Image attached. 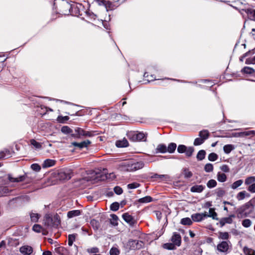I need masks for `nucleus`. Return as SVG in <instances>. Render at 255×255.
<instances>
[{"instance_id": "nucleus-1", "label": "nucleus", "mask_w": 255, "mask_h": 255, "mask_svg": "<svg viewBox=\"0 0 255 255\" xmlns=\"http://www.w3.org/2000/svg\"><path fill=\"white\" fill-rule=\"evenodd\" d=\"M107 170L103 169V170L99 169L96 170H90L87 173V176L80 179L76 182V185L85 184H87L89 183L91 184H95L99 181H104L108 178V174L107 173Z\"/></svg>"}, {"instance_id": "nucleus-2", "label": "nucleus", "mask_w": 255, "mask_h": 255, "mask_svg": "<svg viewBox=\"0 0 255 255\" xmlns=\"http://www.w3.org/2000/svg\"><path fill=\"white\" fill-rule=\"evenodd\" d=\"M144 166V163L142 161H127L121 163L119 168L120 170L124 172H133L142 168Z\"/></svg>"}, {"instance_id": "nucleus-3", "label": "nucleus", "mask_w": 255, "mask_h": 255, "mask_svg": "<svg viewBox=\"0 0 255 255\" xmlns=\"http://www.w3.org/2000/svg\"><path fill=\"white\" fill-rule=\"evenodd\" d=\"M44 224L48 228H57L60 224V219L56 214L53 217L50 214H46L44 219Z\"/></svg>"}, {"instance_id": "nucleus-4", "label": "nucleus", "mask_w": 255, "mask_h": 255, "mask_svg": "<svg viewBox=\"0 0 255 255\" xmlns=\"http://www.w3.org/2000/svg\"><path fill=\"white\" fill-rule=\"evenodd\" d=\"M7 178L8 180L11 182H24L28 184L32 182L34 177L29 172L25 173L24 175H20L17 177H13L11 174H8Z\"/></svg>"}, {"instance_id": "nucleus-5", "label": "nucleus", "mask_w": 255, "mask_h": 255, "mask_svg": "<svg viewBox=\"0 0 255 255\" xmlns=\"http://www.w3.org/2000/svg\"><path fill=\"white\" fill-rule=\"evenodd\" d=\"M147 133L143 132L131 131L127 133V136L129 140L132 141H146Z\"/></svg>"}, {"instance_id": "nucleus-6", "label": "nucleus", "mask_w": 255, "mask_h": 255, "mask_svg": "<svg viewBox=\"0 0 255 255\" xmlns=\"http://www.w3.org/2000/svg\"><path fill=\"white\" fill-rule=\"evenodd\" d=\"M71 5L68 2L62 0L56 6V8L59 13L62 15H69L71 13Z\"/></svg>"}, {"instance_id": "nucleus-7", "label": "nucleus", "mask_w": 255, "mask_h": 255, "mask_svg": "<svg viewBox=\"0 0 255 255\" xmlns=\"http://www.w3.org/2000/svg\"><path fill=\"white\" fill-rule=\"evenodd\" d=\"M75 133L72 134V137L78 138H80L81 136H88L92 137L94 135V131H86L82 128L77 127L74 129Z\"/></svg>"}, {"instance_id": "nucleus-8", "label": "nucleus", "mask_w": 255, "mask_h": 255, "mask_svg": "<svg viewBox=\"0 0 255 255\" xmlns=\"http://www.w3.org/2000/svg\"><path fill=\"white\" fill-rule=\"evenodd\" d=\"M127 245L130 250H139L143 247L144 243L141 241L130 239L128 241Z\"/></svg>"}, {"instance_id": "nucleus-9", "label": "nucleus", "mask_w": 255, "mask_h": 255, "mask_svg": "<svg viewBox=\"0 0 255 255\" xmlns=\"http://www.w3.org/2000/svg\"><path fill=\"white\" fill-rule=\"evenodd\" d=\"M98 5L100 6H104L107 10H112L115 9V7H113V3L112 0H94Z\"/></svg>"}, {"instance_id": "nucleus-10", "label": "nucleus", "mask_w": 255, "mask_h": 255, "mask_svg": "<svg viewBox=\"0 0 255 255\" xmlns=\"http://www.w3.org/2000/svg\"><path fill=\"white\" fill-rule=\"evenodd\" d=\"M73 173L71 170L61 171L58 173V177L60 180H68L72 177Z\"/></svg>"}, {"instance_id": "nucleus-11", "label": "nucleus", "mask_w": 255, "mask_h": 255, "mask_svg": "<svg viewBox=\"0 0 255 255\" xmlns=\"http://www.w3.org/2000/svg\"><path fill=\"white\" fill-rule=\"evenodd\" d=\"M122 217L124 220L131 227H133L137 223L136 220L128 213H124L122 215Z\"/></svg>"}, {"instance_id": "nucleus-12", "label": "nucleus", "mask_w": 255, "mask_h": 255, "mask_svg": "<svg viewBox=\"0 0 255 255\" xmlns=\"http://www.w3.org/2000/svg\"><path fill=\"white\" fill-rule=\"evenodd\" d=\"M241 11L245 12L250 19L255 20V9L247 7L241 8Z\"/></svg>"}, {"instance_id": "nucleus-13", "label": "nucleus", "mask_w": 255, "mask_h": 255, "mask_svg": "<svg viewBox=\"0 0 255 255\" xmlns=\"http://www.w3.org/2000/svg\"><path fill=\"white\" fill-rule=\"evenodd\" d=\"M90 193V192H87ZM90 194L86 196L88 201L93 202L98 200L102 196L101 192H90Z\"/></svg>"}, {"instance_id": "nucleus-14", "label": "nucleus", "mask_w": 255, "mask_h": 255, "mask_svg": "<svg viewBox=\"0 0 255 255\" xmlns=\"http://www.w3.org/2000/svg\"><path fill=\"white\" fill-rule=\"evenodd\" d=\"M217 248L219 252L227 254L229 250V245L227 242L222 241L217 245Z\"/></svg>"}, {"instance_id": "nucleus-15", "label": "nucleus", "mask_w": 255, "mask_h": 255, "mask_svg": "<svg viewBox=\"0 0 255 255\" xmlns=\"http://www.w3.org/2000/svg\"><path fill=\"white\" fill-rule=\"evenodd\" d=\"M91 143V141L87 139L81 142H73L72 144L79 149H82L87 147Z\"/></svg>"}, {"instance_id": "nucleus-16", "label": "nucleus", "mask_w": 255, "mask_h": 255, "mask_svg": "<svg viewBox=\"0 0 255 255\" xmlns=\"http://www.w3.org/2000/svg\"><path fill=\"white\" fill-rule=\"evenodd\" d=\"M206 216L205 213H195L191 215V218L194 222H199L206 218Z\"/></svg>"}, {"instance_id": "nucleus-17", "label": "nucleus", "mask_w": 255, "mask_h": 255, "mask_svg": "<svg viewBox=\"0 0 255 255\" xmlns=\"http://www.w3.org/2000/svg\"><path fill=\"white\" fill-rule=\"evenodd\" d=\"M234 214L230 215L228 217L222 218L220 221V224L221 227H223L226 224H231L233 222V218H235Z\"/></svg>"}, {"instance_id": "nucleus-18", "label": "nucleus", "mask_w": 255, "mask_h": 255, "mask_svg": "<svg viewBox=\"0 0 255 255\" xmlns=\"http://www.w3.org/2000/svg\"><path fill=\"white\" fill-rule=\"evenodd\" d=\"M171 241L175 245L180 246L181 243V236L179 234L174 233L171 238Z\"/></svg>"}, {"instance_id": "nucleus-19", "label": "nucleus", "mask_w": 255, "mask_h": 255, "mask_svg": "<svg viewBox=\"0 0 255 255\" xmlns=\"http://www.w3.org/2000/svg\"><path fill=\"white\" fill-rule=\"evenodd\" d=\"M19 251L23 255H30L32 254L33 249L30 246H25L21 247Z\"/></svg>"}, {"instance_id": "nucleus-20", "label": "nucleus", "mask_w": 255, "mask_h": 255, "mask_svg": "<svg viewBox=\"0 0 255 255\" xmlns=\"http://www.w3.org/2000/svg\"><path fill=\"white\" fill-rule=\"evenodd\" d=\"M166 152H167V146L163 143L159 144L155 150V153H164Z\"/></svg>"}, {"instance_id": "nucleus-21", "label": "nucleus", "mask_w": 255, "mask_h": 255, "mask_svg": "<svg viewBox=\"0 0 255 255\" xmlns=\"http://www.w3.org/2000/svg\"><path fill=\"white\" fill-rule=\"evenodd\" d=\"M205 214L206 215V218L212 217V219L214 220H219L218 218H217V214L215 211V209H214V208H210L209 214H208V213L206 212H205Z\"/></svg>"}, {"instance_id": "nucleus-22", "label": "nucleus", "mask_w": 255, "mask_h": 255, "mask_svg": "<svg viewBox=\"0 0 255 255\" xmlns=\"http://www.w3.org/2000/svg\"><path fill=\"white\" fill-rule=\"evenodd\" d=\"M71 13L70 15L78 16L80 14V9L76 5H71V9H70Z\"/></svg>"}, {"instance_id": "nucleus-23", "label": "nucleus", "mask_w": 255, "mask_h": 255, "mask_svg": "<svg viewBox=\"0 0 255 255\" xmlns=\"http://www.w3.org/2000/svg\"><path fill=\"white\" fill-rule=\"evenodd\" d=\"M55 161L53 159H46L43 163L42 164L43 168H47L51 167L55 165Z\"/></svg>"}, {"instance_id": "nucleus-24", "label": "nucleus", "mask_w": 255, "mask_h": 255, "mask_svg": "<svg viewBox=\"0 0 255 255\" xmlns=\"http://www.w3.org/2000/svg\"><path fill=\"white\" fill-rule=\"evenodd\" d=\"M116 145L118 147H126L128 146V142L127 139L124 138L123 140L117 141Z\"/></svg>"}, {"instance_id": "nucleus-25", "label": "nucleus", "mask_w": 255, "mask_h": 255, "mask_svg": "<svg viewBox=\"0 0 255 255\" xmlns=\"http://www.w3.org/2000/svg\"><path fill=\"white\" fill-rule=\"evenodd\" d=\"M81 214V211L79 210H75L69 211L67 213V217L69 218H72L74 217L79 216Z\"/></svg>"}, {"instance_id": "nucleus-26", "label": "nucleus", "mask_w": 255, "mask_h": 255, "mask_svg": "<svg viewBox=\"0 0 255 255\" xmlns=\"http://www.w3.org/2000/svg\"><path fill=\"white\" fill-rule=\"evenodd\" d=\"M199 136L205 140L208 138L209 136V132L208 130L203 129L199 132Z\"/></svg>"}, {"instance_id": "nucleus-27", "label": "nucleus", "mask_w": 255, "mask_h": 255, "mask_svg": "<svg viewBox=\"0 0 255 255\" xmlns=\"http://www.w3.org/2000/svg\"><path fill=\"white\" fill-rule=\"evenodd\" d=\"M90 224L93 227V229L97 231L100 227V224L99 222L95 219H92L90 221Z\"/></svg>"}, {"instance_id": "nucleus-28", "label": "nucleus", "mask_w": 255, "mask_h": 255, "mask_svg": "<svg viewBox=\"0 0 255 255\" xmlns=\"http://www.w3.org/2000/svg\"><path fill=\"white\" fill-rule=\"evenodd\" d=\"M177 145L174 142H171L170 143L168 146H167V152L172 153L174 152L176 148Z\"/></svg>"}, {"instance_id": "nucleus-29", "label": "nucleus", "mask_w": 255, "mask_h": 255, "mask_svg": "<svg viewBox=\"0 0 255 255\" xmlns=\"http://www.w3.org/2000/svg\"><path fill=\"white\" fill-rule=\"evenodd\" d=\"M61 131L64 133V134H70L71 136H72V134H74L73 133V130L70 128L68 126H65L61 128Z\"/></svg>"}, {"instance_id": "nucleus-30", "label": "nucleus", "mask_w": 255, "mask_h": 255, "mask_svg": "<svg viewBox=\"0 0 255 255\" xmlns=\"http://www.w3.org/2000/svg\"><path fill=\"white\" fill-rule=\"evenodd\" d=\"M206 154L205 150L203 149L199 150L196 156L197 160L199 161L203 160L205 157Z\"/></svg>"}, {"instance_id": "nucleus-31", "label": "nucleus", "mask_w": 255, "mask_h": 255, "mask_svg": "<svg viewBox=\"0 0 255 255\" xmlns=\"http://www.w3.org/2000/svg\"><path fill=\"white\" fill-rule=\"evenodd\" d=\"M152 201V198L149 196H146L143 198H139L138 202L140 203H146L150 202Z\"/></svg>"}, {"instance_id": "nucleus-32", "label": "nucleus", "mask_w": 255, "mask_h": 255, "mask_svg": "<svg viewBox=\"0 0 255 255\" xmlns=\"http://www.w3.org/2000/svg\"><path fill=\"white\" fill-rule=\"evenodd\" d=\"M77 236V234H70L68 235V245L69 246H72L73 242L75 241L76 237Z\"/></svg>"}, {"instance_id": "nucleus-33", "label": "nucleus", "mask_w": 255, "mask_h": 255, "mask_svg": "<svg viewBox=\"0 0 255 255\" xmlns=\"http://www.w3.org/2000/svg\"><path fill=\"white\" fill-rule=\"evenodd\" d=\"M182 174L184 177L187 179L191 178L193 175L192 173L187 168L183 169Z\"/></svg>"}, {"instance_id": "nucleus-34", "label": "nucleus", "mask_w": 255, "mask_h": 255, "mask_svg": "<svg viewBox=\"0 0 255 255\" xmlns=\"http://www.w3.org/2000/svg\"><path fill=\"white\" fill-rule=\"evenodd\" d=\"M234 149V146L232 144H227L223 147V150L226 154L230 153Z\"/></svg>"}, {"instance_id": "nucleus-35", "label": "nucleus", "mask_w": 255, "mask_h": 255, "mask_svg": "<svg viewBox=\"0 0 255 255\" xmlns=\"http://www.w3.org/2000/svg\"><path fill=\"white\" fill-rule=\"evenodd\" d=\"M205 188V186H203L202 185H196L191 187L190 191H203Z\"/></svg>"}, {"instance_id": "nucleus-36", "label": "nucleus", "mask_w": 255, "mask_h": 255, "mask_svg": "<svg viewBox=\"0 0 255 255\" xmlns=\"http://www.w3.org/2000/svg\"><path fill=\"white\" fill-rule=\"evenodd\" d=\"M239 136L241 137H245V136H251L253 134H255V131L254 130H250V131H246L241 132L239 133Z\"/></svg>"}, {"instance_id": "nucleus-37", "label": "nucleus", "mask_w": 255, "mask_h": 255, "mask_svg": "<svg viewBox=\"0 0 255 255\" xmlns=\"http://www.w3.org/2000/svg\"><path fill=\"white\" fill-rule=\"evenodd\" d=\"M111 217L112 218V219L110 220L111 224L115 226H117L118 225V216L115 214H112L111 215Z\"/></svg>"}, {"instance_id": "nucleus-38", "label": "nucleus", "mask_w": 255, "mask_h": 255, "mask_svg": "<svg viewBox=\"0 0 255 255\" xmlns=\"http://www.w3.org/2000/svg\"><path fill=\"white\" fill-rule=\"evenodd\" d=\"M180 223L183 225H191L192 221L190 218L187 217L182 219Z\"/></svg>"}, {"instance_id": "nucleus-39", "label": "nucleus", "mask_w": 255, "mask_h": 255, "mask_svg": "<svg viewBox=\"0 0 255 255\" xmlns=\"http://www.w3.org/2000/svg\"><path fill=\"white\" fill-rule=\"evenodd\" d=\"M31 145H33L36 149H40L42 147L41 143L37 142L34 139L30 140Z\"/></svg>"}, {"instance_id": "nucleus-40", "label": "nucleus", "mask_w": 255, "mask_h": 255, "mask_svg": "<svg viewBox=\"0 0 255 255\" xmlns=\"http://www.w3.org/2000/svg\"><path fill=\"white\" fill-rule=\"evenodd\" d=\"M241 71L245 74H252L254 73L255 70L249 67H245Z\"/></svg>"}, {"instance_id": "nucleus-41", "label": "nucleus", "mask_w": 255, "mask_h": 255, "mask_svg": "<svg viewBox=\"0 0 255 255\" xmlns=\"http://www.w3.org/2000/svg\"><path fill=\"white\" fill-rule=\"evenodd\" d=\"M194 151V147L192 146H189L188 147H187V149H186V151L184 153H185V154L187 157H190L192 155Z\"/></svg>"}, {"instance_id": "nucleus-42", "label": "nucleus", "mask_w": 255, "mask_h": 255, "mask_svg": "<svg viewBox=\"0 0 255 255\" xmlns=\"http://www.w3.org/2000/svg\"><path fill=\"white\" fill-rule=\"evenodd\" d=\"M30 219L32 222H38L40 215L37 213H31L30 214Z\"/></svg>"}, {"instance_id": "nucleus-43", "label": "nucleus", "mask_w": 255, "mask_h": 255, "mask_svg": "<svg viewBox=\"0 0 255 255\" xmlns=\"http://www.w3.org/2000/svg\"><path fill=\"white\" fill-rule=\"evenodd\" d=\"M255 176H250L247 177L245 181V184L248 185H252L253 183H255Z\"/></svg>"}, {"instance_id": "nucleus-44", "label": "nucleus", "mask_w": 255, "mask_h": 255, "mask_svg": "<svg viewBox=\"0 0 255 255\" xmlns=\"http://www.w3.org/2000/svg\"><path fill=\"white\" fill-rule=\"evenodd\" d=\"M218 180L221 182H225L227 179V176L225 173L219 172L217 175Z\"/></svg>"}, {"instance_id": "nucleus-45", "label": "nucleus", "mask_w": 255, "mask_h": 255, "mask_svg": "<svg viewBox=\"0 0 255 255\" xmlns=\"http://www.w3.org/2000/svg\"><path fill=\"white\" fill-rule=\"evenodd\" d=\"M163 248L167 250H173L175 249V246L173 243H165L163 245Z\"/></svg>"}, {"instance_id": "nucleus-46", "label": "nucleus", "mask_w": 255, "mask_h": 255, "mask_svg": "<svg viewBox=\"0 0 255 255\" xmlns=\"http://www.w3.org/2000/svg\"><path fill=\"white\" fill-rule=\"evenodd\" d=\"M152 177L163 180V179H168L169 177L167 174L159 175V174L156 173V174H154L153 175V176H152Z\"/></svg>"}, {"instance_id": "nucleus-47", "label": "nucleus", "mask_w": 255, "mask_h": 255, "mask_svg": "<svg viewBox=\"0 0 255 255\" xmlns=\"http://www.w3.org/2000/svg\"><path fill=\"white\" fill-rule=\"evenodd\" d=\"M219 238L222 240H228L229 238V235L228 232H222L219 233Z\"/></svg>"}, {"instance_id": "nucleus-48", "label": "nucleus", "mask_w": 255, "mask_h": 255, "mask_svg": "<svg viewBox=\"0 0 255 255\" xmlns=\"http://www.w3.org/2000/svg\"><path fill=\"white\" fill-rule=\"evenodd\" d=\"M218 158V155L214 152H212L208 155V159L211 161H215L217 160Z\"/></svg>"}, {"instance_id": "nucleus-49", "label": "nucleus", "mask_w": 255, "mask_h": 255, "mask_svg": "<svg viewBox=\"0 0 255 255\" xmlns=\"http://www.w3.org/2000/svg\"><path fill=\"white\" fill-rule=\"evenodd\" d=\"M120 204L118 202H115L110 206V209L113 211H117L119 210Z\"/></svg>"}, {"instance_id": "nucleus-50", "label": "nucleus", "mask_w": 255, "mask_h": 255, "mask_svg": "<svg viewBox=\"0 0 255 255\" xmlns=\"http://www.w3.org/2000/svg\"><path fill=\"white\" fill-rule=\"evenodd\" d=\"M69 117L68 116L63 117L59 116L57 117V121L60 123H64L66 121L69 120Z\"/></svg>"}, {"instance_id": "nucleus-51", "label": "nucleus", "mask_w": 255, "mask_h": 255, "mask_svg": "<svg viewBox=\"0 0 255 255\" xmlns=\"http://www.w3.org/2000/svg\"><path fill=\"white\" fill-rule=\"evenodd\" d=\"M141 184L137 182H133L128 184L127 187L128 189H133L141 186Z\"/></svg>"}, {"instance_id": "nucleus-52", "label": "nucleus", "mask_w": 255, "mask_h": 255, "mask_svg": "<svg viewBox=\"0 0 255 255\" xmlns=\"http://www.w3.org/2000/svg\"><path fill=\"white\" fill-rule=\"evenodd\" d=\"M204 170L207 172H210L213 170V165L211 163H207L204 167Z\"/></svg>"}, {"instance_id": "nucleus-53", "label": "nucleus", "mask_w": 255, "mask_h": 255, "mask_svg": "<svg viewBox=\"0 0 255 255\" xmlns=\"http://www.w3.org/2000/svg\"><path fill=\"white\" fill-rule=\"evenodd\" d=\"M205 141V140H204L202 138L197 137L195 139L194 141V145L195 146L200 145L203 143Z\"/></svg>"}, {"instance_id": "nucleus-54", "label": "nucleus", "mask_w": 255, "mask_h": 255, "mask_svg": "<svg viewBox=\"0 0 255 255\" xmlns=\"http://www.w3.org/2000/svg\"><path fill=\"white\" fill-rule=\"evenodd\" d=\"M87 252L89 254H95L99 253V249L97 247H93L91 248L88 249Z\"/></svg>"}, {"instance_id": "nucleus-55", "label": "nucleus", "mask_w": 255, "mask_h": 255, "mask_svg": "<svg viewBox=\"0 0 255 255\" xmlns=\"http://www.w3.org/2000/svg\"><path fill=\"white\" fill-rule=\"evenodd\" d=\"M187 149V146L183 144H180L177 147V151L180 153H184Z\"/></svg>"}, {"instance_id": "nucleus-56", "label": "nucleus", "mask_w": 255, "mask_h": 255, "mask_svg": "<svg viewBox=\"0 0 255 255\" xmlns=\"http://www.w3.org/2000/svg\"><path fill=\"white\" fill-rule=\"evenodd\" d=\"M31 168L36 172H39L41 170V166L37 163H33L31 165Z\"/></svg>"}, {"instance_id": "nucleus-57", "label": "nucleus", "mask_w": 255, "mask_h": 255, "mask_svg": "<svg viewBox=\"0 0 255 255\" xmlns=\"http://www.w3.org/2000/svg\"><path fill=\"white\" fill-rule=\"evenodd\" d=\"M242 183H243L242 180H238L233 183V184L232 185V188L233 189H235L237 188H238V187H239L240 186H241Z\"/></svg>"}, {"instance_id": "nucleus-58", "label": "nucleus", "mask_w": 255, "mask_h": 255, "mask_svg": "<svg viewBox=\"0 0 255 255\" xmlns=\"http://www.w3.org/2000/svg\"><path fill=\"white\" fill-rule=\"evenodd\" d=\"M250 194L249 193L245 194V192H239L237 195V198L238 200H241L244 199L245 197H249Z\"/></svg>"}, {"instance_id": "nucleus-59", "label": "nucleus", "mask_w": 255, "mask_h": 255, "mask_svg": "<svg viewBox=\"0 0 255 255\" xmlns=\"http://www.w3.org/2000/svg\"><path fill=\"white\" fill-rule=\"evenodd\" d=\"M216 185H217V182L216 181V180H215L214 179L210 180L207 182V186L210 188L215 187L216 186Z\"/></svg>"}, {"instance_id": "nucleus-60", "label": "nucleus", "mask_w": 255, "mask_h": 255, "mask_svg": "<svg viewBox=\"0 0 255 255\" xmlns=\"http://www.w3.org/2000/svg\"><path fill=\"white\" fill-rule=\"evenodd\" d=\"M120 251L117 248L113 247L110 251V255H119Z\"/></svg>"}, {"instance_id": "nucleus-61", "label": "nucleus", "mask_w": 255, "mask_h": 255, "mask_svg": "<svg viewBox=\"0 0 255 255\" xmlns=\"http://www.w3.org/2000/svg\"><path fill=\"white\" fill-rule=\"evenodd\" d=\"M252 222L250 219H246L243 221L242 225L245 228H248L251 225Z\"/></svg>"}, {"instance_id": "nucleus-62", "label": "nucleus", "mask_w": 255, "mask_h": 255, "mask_svg": "<svg viewBox=\"0 0 255 255\" xmlns=\"http://www.w3.org/2000/svg\"><path fill=\"white\" fill-rule=\"evenodd\" d=\"M33 230L37 233H40L42 229V227L38 224H35L32 227Z\"/></svg>"}, {"instance_id": "nucleus-63", "label": "nucleus", "mask_w": 255, "mask_h": 255, "mask_svg": "<svg viewBox=\"0 0 255 255\" xmlns=\"http://www.w3.org/2000/svg\"><path fill=\"white\" fill-rule=\"evenodd\" d=\"M245 63L247 64H255V56L254 57L247 58Z\"/></svg>"}, {"instance_id": "nucleus-64", "label": "nucleus", "mask_w": 255, "mask_h": 255, "mask_svg": "<svg viewBox=\"0 0 255 255\" xmlns=\"http://www.w3.org/2000/svg\"><path fill=\"white\" fill-rule=\"evenodd\" d=\"M253 249L245 247L243 249V252L246 255H251Z\"/></svg>"}]
</instances>
